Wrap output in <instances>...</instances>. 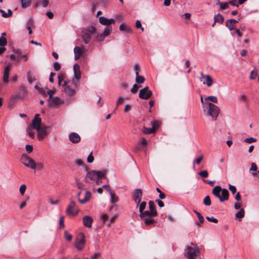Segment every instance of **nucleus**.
Wrapping results in <instances>:
<instances>
[{"label":"nucleus","instance_id":"f257e3e1","mask_svg":"<svg viewBox=\"0 0 259 259\" xmlns=\"http://www.w3.org/2000/svg\"><path fill=\"white\" fill-rule=\"evenodd\" d=\"M208 100L213 103H217L218 99L216 97L211 96L207 97L205 98V101H203L202 97H201V102L203 105L204 111L205 112L207 110L208 115L216 119L219 113V108L213 104L207 102V100Z\"/></svg>","mask_w":259,"mask_h":259},{"label":"nucleus","instance_id":"f03ea898","mask_svg":"<svg viewBox=\"0 0 259 259\" xmlns=\"http://www.w3.org/2000/svg\"><path fill=\"white\" fill-rule=\"evenodd\" d=\"M106 173V170L90 171L86 175L85 182L89 184L96 183V184L99 185L102 183V178L105 176Z\"/></svg>","mask_w":259,"mask_h":259},{"label":"nucleus","instance_id":"7ed1b4c3","mask_svg":"<svg viewBox=\"0 0 259 259\" xmlns=\"http://www.w3.org/2000/svg\"><path fill=\"white\" fill-rule=\"evenodd\" d=\"M192 246L187 247L185 249V256L187 259H196L200 250L196 244L191 243Z\"/></svg>","mask_w":259,"mask_h":259},{"label":"nucleus","instance_id":"20e7f679","mask_svg":"<svg viewBox=\"0 0 259 259\" xmlns=\"http://www.w3.org/2000/svg\"><path fill=\"white\" fill-rule=\"evenodd\" d=\"M154 217L151 213V211L146 210L142 212H140V217L142 220L144 221L145 224L148 226H155L157 222L152 218Z\"/></svg>","mask_w":259,"mask_h":259},{"label":"nucleus","instance_id":"39448f33","mask_svg":"<svg viewBox=\"0 0 259 259\" xmlns=\"http://www.w3.org/2000/svg\"><path fill=\"white\" fill-rule=\"evenodd\" d=\"M21 161L27 167H30L33 169L36 168V165L34 161L26 155H22Z\"/></svg>","mask_w":259,"mask_h":259},{"label":"nucleus","instance_id":"423d86ee","mask_svg":"<svg viewBox=\"0 0 259 259\" xmlns=\"http://www.w3.org/2000/svg\"><path fill=\"white\" fill-rule=\"evenodd\" d=\"M73 72L75 79H73L72 82L74 86L77 87L79 84L78 80L81 78V71L78 64L75 63L73 65Z\"/></svg>","mask_w":259,"mask_h":259},{"label":"nucleus","instance_id":"0eeeda50","mask_svg":"<svg viewBox=\"0 0 259 259\" xmlns=\"http://www.w3.org/2000/svg\"><path fill=\"white\" fill-rule=\"evenodd\" d=\"M152 95V92L149 90L148 87H146L140 90L139 96L141 99H148Z\"/></svg>","mask_w":259,"mask_h":259},{"label":"nucleus","instance_id":"6e6552de","mask_svg":"<svg viewBox=\"0 0 259 259\" xmlns=\"http://www.w3.org/2000/svg\"><path fill=\"white\" fill-rule=\"evenodd\" d=\"M142 197V191L141 189H135L132 195L133 200L137 203V206H139Z\"/></svg>","mask_w":259,"mask_h":259},{"label":"nucleus","instance_id":"1a4fd4ad","mask_svg":"<svg viewBox=\"0 0 259 259\" xmlns=\"http://www.w3.org/2000/svg\"><path fill=\"white\" fill-rule=\"evenodd\" d=\"M201 77L200 81L203 82V84H206L208 87H210L212 83V79L209 75H204L202 72L200 73Z\"/></svg>","mask_w":259,"mask_h":259},{"label":"nucleus","instance_id":"9d476101","mask_svg":"<svg viewBox=\"0 0 259 259\" xmlns=\"http://www.w3.org/2000/svg\"><path fill=\"white\" fill-rule=\"evenodd\" d=\"M50 127L49 126H42L40 128L38 132L37 137L39 140H42L48 134Z\"/></svg>","mask_w":259,"mask_h":259},{"label":"nucleus","instance_id":"9b49d317","mask_svg":"<svg viewBox=\"0 0 259 259\" xmlns=\"http://www.w3.org/2000/svg\"><path fill=\"white\" fill-rule=\"evenodd\" d=\"M39 114H36L34 118L32 120V124L33 127L37 131L40 130L41 127V118H39Z\"/></svg>","mask_w":259,"mask_h":259},{"label":"nucleus","instance_id":"f8f14e48","mask_svg":"<svg viewBox=\"0 0 259 259\" xmlns=\"http://www.w3.org/2000/svg\"><path fill=\"white\" fill-rule=\"evenodd\" d=\"M76 203L74 201H71L70 204L67 207L66 212L68 215H75L78 211H74L73 209L75 207Z\"/></svg>","mask_w":259,"mask_h":259},{"label":"nucleus","instance_id":"ddd939ff","mask_svg":"<svg viewBox=\"0 0 259 259\" xmlns=\"http://www.w3.org/2000/svg\"><path fill=\"white\" fill-rule=\"evenodd\" d=\"M99 22L104 25L107 26H110L109 25L111 24H114L115 21L114 19H107L103 16H101L99 18Z\"/></svg>","mask_w":259,"mask_h":259},{"label":"nucleus","instance_id":"4468645a","mask_svg":"<svg viewBox=\"0 0 259 259\" xmlns=\"http://www.w3.org/2000/svg\"><path fill=\"white\" fill-rule=\"evenodd\" d=\"M68 138L70 141L74 144L78 143L81 140L80 136L76 133H71L69 134Z\"/></svg>","mask_w":259,"mask_h":259},{"label":"nucleus","instance_id":"2eb2a0df","mask_svg":"<svg viewBox=\"0 0 259 259\" xmlns=\"http://www.w3.org/2000/svg\"><path fill=\"white\" fill-rule=\"evenodd\" d=\"M81 36L83 42L85 44L89 43L91 39V35H90V33L88 32V31L83 30L81 33Z\"/></svg>","mask_w":259,"mask_h":259},{"label":"nucleus","instance_id":"dca6fc26","mask_svg":"<svg viewBox=\"0 0 259 259\" xmlns=\"http://www.w3.org/2000/svg\"><path fill=\"white\" fill-rule=\"evenodd\" d=\"M83 224V225L88 227L89 228H90L92 226V223L93 222V219L92 217L89 216V215H85L84 216L82 219Z\"/></svg>","mask_w":259,"mask_h":259},{"label":"nucleus","instance_id":"f3484780","mask_svg":"<svg viewBox=\"0 0 259 259\" xmlns=\"http://www.w3.org/2000/svg\"><path fill=\"white\" fill-rule=\"evenodd\" d=\"M49 102L51 106H55L63 104L64 101L59 97H55L51 99Z\"/></svg>","mask_w":259,"mask_h":259},{"label":"nucleus","instance_id":"a211bd4d","mask_svg":"<svg viewBox=\"0 0 259 259\" xmlns=\"http://www.w3.org/2000/svg\"><path fill=\"white\" fill-rule=\"evenodd\" d=\"M67 81H64L63 86H65L64 88V92L66 94L69 96H73L75 94V91L71 88L69 86H67Z\"/></svg>","mask_w":259,"mask_h":259},{"label":"nucleus","instance_id":"6ab92c4d","mask_svg":"<svg viewBox=\"0 0 259 259\" xmlns=\"http://www.w3.org/2000/svg\"><path fill=\"white\" fill-rule=\"evenodd\" d=\"M240 20L239 19L238 20L233 19H230L226 21V26L230 30H232L234 29L235 24Z\"/></svg>","mask_w":259,"mask_h":259},{"label":"nucleus","instance_id":"aec40b11","mask_svg":"<svg viewBox=\"0 0 259 259\" xmlns=\"http://www.w3.org/2000/svg\"><path fill=\"white\" fill-rule=\"evenodd\" d=\"M85 243L84 235L82 234L81 238L78 240L75 244V247L77 249L81 250L83 249L84 244Z\"/></svg>","mask_w":259,"mask_h":259},{"label":"nucleus","instance_id":"412c9836","mask_svg":"<svg viewBox=\"0 0 259 259\" xmlns=\"http://www.w3.org/2000/svg\"><path fill=\"white\" fill-rule=\"evenodd\" d=\"M14 52L15 53V55L17 56L18 60H17V62H18L20 59H24L25 61L27 60V57L26 55H23L21 50L20 49H13Z\"/></svg>","mask_w":259,"mask_h":259},{"label":"nucleus","instance_id":"4be33fe9","mask_svg":"<svg viewBox=\"0 0 259 259\" xmlns=\"http://www.w3.org/2000/svg\"><path fill=\"white\" fill-rule=\"evenodd\" d=\"M74 59L78 60L82 54V50L79 47H75L74 48Z\"/></svg>","mask_w":259,"mask_h":259},{"label":"nucleus","instance_id":"5701e85b","mask_svg":"<svg viewBox=\"0 0 259 259\" xmlns=\"http://www.w3.org/2000/svg\"><path fill=\"white\" fill-rule=\"evenodd\" d=\"M92 197V193L89 191H86L85 192L84 197L83 199L78 198V201L81 204H84L90 200Z\"/></svg>","mask_w":259,"mask_h":259},{"label":"nucleus","instance_id":"b1692460","mask_svg":"<svg viewBox=\"0 0 259 259\" xmlns=\"http://www.w3.org/2000/svg\"><path fill=\"white\" fill-rule=\"evenodd\" d=\"M222 195H221L220 201L224 202L229 199V192L226 189H223L221 190Z\"/></svg>","mask_w":259,"mask_h":259},{"label":"nucleus","instance_id":"393cba45","mask_svg":"<svg viewBox=\"0 0 259 259\" xmlns=\"http://www.w3.org/2000/svg\"><path fill=\"white\" fill-rule=\"evenodd\" d=\"M155 123H156V122H155V121L151 122V124L152 126V128H148V127H144V130L143 131V133H144L145 134H152L155 131V128H156Z\"/></svg>","mask_w":259,"mask_h":259},{"label":"nucleus","instance_id":"a878e982","mask_svg":"<svg viewBox=\"0 0 259 259\" xmlns=\"http://www.w3.org/2000/svg\"><path fill=\"white\" fill-rule=\"evenodd\" d=\"M222 190V188L220 186H216L214 187L212 190V194L220 200L221 194L220 192Z\"/></svg>","mask_w":259,"mask_h":259},{"label":"nucleus","instance_id":"bb28decb","mask_svg":"<svg viewBox=\"0 0 259 259\" xmlns=\"http://www.w3.org/2000/svg\"><path fill=\"white\" fill-rule=\"evenodd\" d=\"M112 30L111 26H106L103 32L100 35V37L102 38H104L105 37L108 36Z\"/></svg>","mask_w":259,"mask_h":259},{"label":"nucleus","instance_id":"cd10ccee","mask_svg":"<svg viewBox=\"0 0 259 259\" xmlns=\"http://www.w3.org/2000/svg\"><path fill=\"white\" fill-rule=\"evenodd\" d=\"M149 206L151 213H152V215H153L154 217H156L157 215V211L156 210L154 202L152 201H149Z\"/></svg>","mask_w":259,"mask_h":259},{"label":"nucleus","instance_id":"c85d7f7f","mask_svg":"<svg viewBox=\"0 0 259 259\" xmlns=\"http://www.w3.org/2000/svg\"><path fill=\"white\" fill-rule=\"evenodd\" d=\"M147 144V141L144 138H142L141 142L139 143L136 146L135 151H140L143 149Z\"/></svg>","mask_w":259,"mask_h":259},{"label":"nucleus","instance_id":"c756f323","mask_svg":"<svg viewBox=\"0 0 259 259\" xmlns=\"http://www.w3.org/2000/svg\"><path fill=\"white\" fill-rule=\"evenodd\" d=\"M119 30L121 31H125L127 33H132V28L128 25L122 23L119 26Z\"/></svg>","mask_w":259,"mask_h":259},{"label":"nucleus","instance_id":"7c9ffc66","mask_svg":"<svg viewBox=\"0 0 259 259\" xmlns=\"http://www.w3.org/2000/svg\"><path fill=\"white\" fill-rule=\"evenodd\" d=\"M109 192L111 196L110 202L112 204H115L119 200L118 197L113 193L111 189H109Z\"/></svg>","mask_w":259,"mask_h":259},{"label":"nucleus","instance_id":"2f4dec72","mask_svg":"<svg viewBox=\"0 0 259 259\" xmlns=\"http://www.w3.org/2000/svg\"><path fill=\"white\" fill-rule=\"evenodd\" d=\"M214 23H218L219 24H222L224 21L223 16L220 14H218L214 17Z\"/></svg>","mask_w":259,"mask_h":259},{"label":"nucleus","instance_id":"473e14b6","mask_svg":"<svg viewBox=\"0 0 259 259\" xmlns=\"http://www.w3.org/2000/svg\"><path fill=\"white\" fill-rule=\"evenodd\" d=\"M136 81L138 83H142L145 81V78L139 75L138 71H136Z\"/></svg>","mask_w":259,"mask_h":259},{"label":"nucleus","instance_id":"72a5a7b5","mask_svg":"<svg viewBox=\"0 0 259 259\" xmlns=\"http://www.w3.org/2000/svg\"><path fill=\"white\" fill-rule=\"evenodd\" d=\"M31 3V0H21V7L24 9L30 6Z\"/></svg>","mask_w":259,"mask_h":259},{"label":"nucleus","instance_id":"f704fd0d","mask_svg":"<svg viewBox=\"0 0 259 259\" xmlns=\"http://www.w3.org/2000/svg\"><path fill=\"white\" fill-rule=\"evenodd\" d=\"M85 31H88L89 33H90V35L96 33V28L95 27L91 26L88 27L87 29H84Z\"/></svg>","mask_w":259,"mask_h":259},{"label":"nucleus","instance_id":"c9c22d12","mask_svg":"<svg viewBox=\"0 0 259 259\" xmlns=\"http://www.w3.org/2000/svg\"><path fill=\"white\" fill-rule=\"evenodd\" d=\"M244 216V210L243 208H241L239 211L236 214V217L238 219H241Z\"/></svg>","mask_w":259,"mask_h":259},{"label":"nucleus","instance_id":"e433bc0d","mask_svg":"<svg viewBox=\"0 0 259 259\" xmlns=\"http://www.w3.org/2000/svg\"><path fill=\"white\" fill-rule=\"evenodd\" d=\"M103 189H106L107 191L109 192V189H110L109 185H104L102 187H100L98 189L97 191L99 193L101 194L103 192Z\"/></svg>","mask_w":259,"mask_h":259},{"label":"nucleus","instance_id":"4c0bfd02","mask_svg":"<svg viewBox=\"0 0 259 259\" xmlns=\"http://www.w3.org/2000/svg\"><path fill=\"white\" fill-rule=\"evenodd\" d=\"M203 203L206 206H210L211 205V200L210 197L207 195L203 199Z\"/></svg>","mask_w":259,"mask_h":259},{"label":"nucleus","instance_id":"58836bf2","mask_svg":"<svg viewBox=\"0 0 259 259\" xmlns=\"http://www.w3.org/2000/svg\"><path fill=\"white\" fill-rule=\"evenodd\" d=\"M33 24L34 23L32 19L31 18H28L27 21L26 28L30 29V27L33 26Z\"/></svg>","mask_w":259,"mask_h":259},{"label":"nucleus","instance_id":"ea45409f","mask_svg":"<svg viewBox=\"0 0 259 259\" xmlns=\"http://www.w3.org/2000/svg\"><path fill=\"white\" fill-rule=\"evenodd\" d=\"M7 44L6 38L3 36L0 37V46L4 47Z\"/></svg>","mask_w":259,"mask_h":259},{"label":"nucleus","instance_id":"a19ab883","mask_svg":"<svg viewBox=\"0 0 259 259\" xmlns=\"http://www.w3.org/2000/svg\"><path fill=\"white\" fill-rule=\"evenodd\" d=\"M194 212L196 214L197 217L200 222V223H202L204 222V218L203 217L198 211L196 210H194Z\"/></svg>","mask_w":259,"mask_h":259},{"label":"nucleus","instance_id":"79ce46f5","mask_svg":"<svg viewBox=\"0 0 259 259\" xmlns=\"http://www.w3.org/2000/svg\"><path fill=\"white\" fill-rule=\"evenodd\" d=\"M139 211L142 212L144 209L145 208L146 206V202L145 201L142 202L140 204H139Z\"/></svg>","mask_w":259,"mask_h":259},{"label":"nucleus","instance_id":"37998d69","mask_svg":"<svg viewBox=\"0 0 259 259\" xmlns=\"http://www.w3.org/2000/svg\"><path fill=\"white\" fill-rule=\"evenodd\" d=\"M229 4H230L228 3H220V6L221 9L222 10H225L228 8L229 7Z\"/></svg>","mask_w":259,"mask_h":259},{"label":"nucleus","instance_id":"c03bdc74","mask_svg":"<svg viewBox=\"0 0 259 259\" xmlns=\"http://www.w3.org/2000/svg\"><path fill=\"white\" fill-rule=\"evenodd\" d=\"M124 98L122 97H119L117 98L116 102V106L117 107L119 105L122 104L124 101Z\"/></svg>","mask_w":259,"mask_h":259},{"label":"nucleus","instance_id":"a18cd8bd","mask_svg":"<svg viewBox=\"0 0 259 259\" xmlns=\"http://www.w3.org/2000/svg\"><path fill=\"white\" fill-rule=\"evenodd\" d=\"M257 75V71L255 70H253L250 72L249 78L250 79H254L256 78Z\"/></svg>","mask_w":259,"mask_h":259},{"label":"nucleus","instance_id":"49530a36","mask_svg":"<svg viewBox=\"0 0 259 259\" xmlns=\"http://www.w3.org/2000/svg\"><path fill=\"white\" fill-rule=\"evenodd\" d=\"M198 174L202 177V178H207L208 176V174L207 170H204L203 171H201L198 173Z\"/></svg>","mask_w":259,"mask_h":259},{"label":"nucleus","instance_id":"de8ad7c7","mask_svg":"<svg viewBox=\"0 0 259 259\" xmlns=\"http://www.w3.org/2000/svg\"><path fill=\"white\" fill-rule=\"evenodd\" d=\"M256 141V139L254 138H248L244 140V142L246 143H252Z\"/></svg>","mask_w":259,"mask_h":259},{"label":"nucleus","instance_id":"09e8293b","mask_svg":"<svg viewBox=\"0 0 259 259\" xmlns=\"http://www.w3.org/2000/svg\"><path fill=\"white\" fill-rule=\"evenodd\" d=\"M26 189V186L25 185L23 184L20 186V189H19V191L22 195H24Z\"/></svg>","mask_w":259,"mask_h":259},{"label":"nucleus","instance_id":"8fccbe9b","mask_svg":"<svg viewBox=\"0 0 259 259\" xmlns=\"http://www.w3.org/2000/svg\"><path fill=\"white\" fill-rule=\"evenodd\" d=\"M48 201L51 205H57L59 203L58 200L52 198L49 199Z\"/></svg>","mask_w":259,"mask_h":259},{"label":"nucleus","instance_id":"3c124183","mask_svg":"<svg viewBox=\"0 0 259 259\" xmlns=\"http://www.w3.org/2000/svg\"><path fill=\"white\" fill-rule=\"evenodd\" d=\"M206 219L209 222H213L214 223H217L218 222V220L213 217H206Z\"/></svg>","mask_w":259,"mask_h":259},{"label":"nucleus","instance_id":"603ef678","mask_svg":"<svg viewBox=\"0 0 259 259\" xmlns=\"http://www.w3.org/2000/svg\"><path fill=\"white\" fill-rule=\"evenodd\" d=\"M64 234H65V239L68 241H70L72 239V235H70V234H69L67 231H65L64 232Z\"/></svg>","mask_w":259,"mask_h":259},{"label":"nucleus","instance_id":"864d4df0","mask_svg":"<svg viewBox=\"0 0 259 259\" xmlns=\"http://www.w3.org/2000/svg\"><path fill=\"white\" fill-rule=\"evenodd\" d=\"M53 67L56 71H58L61 68V65L58 62H54L53 63Z\"/></svg>","mask_w":259,"mask_h":259},{"label":"nucleus","instance_id":"5fc2aeb1","mask_svg":"<svg viewBox=\"0 0 259 259\" xmlns=\"http://www.w3.org/2000/svg\"><path fill=\"white\" fill-rule=\"evenodd\" d=\"M64 217L63 216H61L59 219V225H60V227L61 228H63L65 226L64 224Z\"/></svg>","mask_w":259,"mask_h":259},{"label":"nucleus","instance_id":"6e6d98bb","mask_svg":"<svg viewBox=\"0 0 259 259\" xmlns=\"http://www.w3.org/2000/svg\"><path fill=\"white\" fill-rule=\"evenodd\" d=\"M139 89V86L137 84H134L133 88L131 89V91L133 93H136L137 92L138 90Z\"/></svg>","mask_w":259,"mask_h":259},{"label":"nucleus","instance_id":"4d7b16f0","mask_svg":"<svg viewBox=\"0 0 259 259\" xmlns=\"http://www.w3.org/2000/svg\"><path fill=\"white\" fill-rule=\"evenodd\" d=\"M229 189L233 194H234L236 192V188L235 186L233 185H229Z\"/></svg>","mask_w":259,"mask_h":259},{"label":"nucleus","instance_id":"13d9d810","mask_svg":"<svg viewBox=\"0 0 259 259\" xmlns=\"http://www.w3.org/2000/svg\"><path fill=\"white\" fill-rule=\"evenodd\" d=\"M94 160V158L92 155V152H91L88 157L87 161L89 163H92L93 162Z\"/></svg>","mask_w":259,"mask_h":259},{"label":"nucleus","instance_id":"bf43d9fd","mask_svg":"<svg viewBox=\"0 0 259 259\" xmlns=\"http://www.w3.org/2000/svg\"><path fill=\"white\" fill-rule=\"evenodd\" d=\"M9 74H4L3 78V80L5 83L9 82Z\"/></svg>","mask_w":259,"mask_h":259},{"label":"nucleus","instance_id":"052dcab7","mask_svg":"<svg viewBox=\"0 0 259 259\" xmlns=\"http://www.w3.org/2000/svg\"><path fill=\"white\" fill-rule=\"evenodd\" d=\"M203 159V156H200V157H198L196 159H195L193 161V165H194L195 163H196L197 164H199L201 160ZM195 166H194V167Z\"/></svg>","mask_w":259,"mask_h":259},{"label":"nucleus","instance_id":"680f3d73","mask_svg":"<svg viewBox=\"0 0 259 259\" xmlns=\"http://www.w3.org/2000/svg\"><path fill=\"white\" fill-rule=\"evenodd\" d=\"M25 149H26V151L28 153H30V152H31L32 151V150H33V147L31 145H27L25 146Z\"/></svg>","mask_w":259,"mask_h":259},{"label":"nucleus","instance_id":"e2e57ef3","mask_svg":"<svg viewBox=\"0 0 259 259\" xmlns=\"http://www.w3.org/2000/svg\"><path fill=\"white\" fill-rule=\"evenodd\" d=\"M136 26L137 28H140L142 31H144V28L142 27L141 23L140 20L136 21Z\"/></svg>","mask_w":259,"mask_h":259},{"label":"nucleus","instance_id":"0e129e2a","mask_svg":"<svg viewBox=\"0 0 259 259\" xmlns=\"http://www.w3.org/2000/svg\"><path fill=\"white\" fill-rule=\"evenodd\" d=\"M40 3L43 7H46L48 5L49 1L48 0H40Z\"/></svg>","mask_w":259,"mask_h":259},{"label":"nucleus","instance_id":"69168bd1","mask_svg":"<svg viewBox=\"0 0 259 259\" xmlns=\"http://www.w3.org/2000/svg\"><path fill=\"white\" fill-rule=\"evenodd\" d=\"M250 171H256L257 170V166L255 163L252 162L251 164V167L249 169Z\"/></svg>","mask_w":259,"mask_h":259},{"label":"nucleus","instance_id":"338daca9","mask_svg":"<svg viewBox=\"0 0 259 259\" xmlns=\"http://www.w3.org/2000/svg\"><path fill=\"white\" fill-rule=\"evenodd\" d=\"M27 79H28V81L30 83H31L34 80V78L32 77L30 75L29 72L27 73Z\"/></svg>","mask_w":259,"mask_h":259},{"label":"nucleus","instance_id":"774afa93","mask_svg":"<svg viewBox=\"0 0 259 259\" xmlns=\"http://www.w3.org/2000/svg\"><path fill=\"white\" fill-rule=\"evenodd\" d=\"M108 215L106 214H101V219L103 221V223H105V221L108 218Z\"/></svg>","mask_w":259,"mask_h":259}]
</instances>
